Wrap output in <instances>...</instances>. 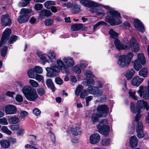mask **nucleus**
<instances>
[{"label":"nucleus","instance_id":"obj_1","mask_svg":"<svg viewBox=\"0 0 149 149\" xmlns=\"http://www.w3.org/2000/svg\"><path fill=\"white\" fill-rule=\"evenodd\" d=\"M103 7L108 10L107 12V16L105 19L106 22L111 26L118 25L121 23V15L120 13L108 6H104Z\"/></svg>","mask_w":149,"mask_h":149},{"label":"nucleus","instance_id":"obj_2","mask_svg":"<svg viewBox=\"0 0 149 149\" xmlns=\"http://www.w3.org/2000/svg\"><path fill=\"white\" fill-rule=\"evenodd\" d=\"M22 91L26 98L28 100L33 101L38 97L36 90L29 86H25L22 88Z\"/></svg>","mask_w":149,"mask_h":149},{"label":"nucleus","instance_id":"obj_3","mask_svg":"<svg viewBox=\"0 0 149 149\" xmlns=\"http://www.w3.org/2000/svg\"><path fill=\"white\" fill-rule=\"evenodd\" d=\"M80 3L83 5L87 7H96V8H94L93 12H96L98 15H104V13L103 11L100 7H98L99 4L97 3L91 1L86 0H81L80 1Z\"/></svg>","mask_w":149,"mask_h":149},{"label":"nucleus","instance_id":"obj_4","mask_svg":"<svg viewBox=\"0 0 149 149\" xmlns=\"http://www.w3.org/2000/svg\"><path fill=\"white\" fill-rule=\"evenodd\" d=\"M31 10L26 8H22L20 12L21 15L17 18V21L20 23H24L27 22L30 17L28 14L31 12Z\"/></svg>","mask_w":149,"mask_h":149},{"label":"nucleus","instance_id":"obj_5","mask_svg":"<svg viewBox=\"0 0 149 149\" xmlns=\"http://www.w3.org/2000/svg\"><path fill=\"white\" fill-rule=\"evenodd\" d=\"M50 66V67H47L46 68L47 72V76L50 77H56L57 73L60 72L59 68L57 65L54 64H52Z\"/></svg>","mask_w":149,"mask_h":149},{"label":"nucleus","instance_id":"obj_6","mask_svg":"<svg viewBox=\"0 0 149 149\" xmlns=\"http://www.w3.org/2000/svg\"><path fill=\"white\" fill-rule=\"evenodd\" d=\"M96 111L100 118H104L107 115L109 108L108 106L106 104L101 105L97 106Z\"/></svg>","mask_w":149,"mask_h":149},{"label":"nucleus","instance_id":"obj_7","mask_svg":"<svg viewBox=\"0 0 149 149\" xmlns=\"http://www.w3.org/2000/svg\"><path fill=\"white\" fill-rule=\"evenodd\" d=\"M129 41L127 39L125 38L124 40V44L125 45H123L120 41L118 39H116L114 41V44L116 48L118 50L125 49L127 50L130 49V47L127 45H128Z\"/></svg>","mask_w":149,"mask_h":149},{"label":"nucleus","instance_id":"obj_8","mask_svg":"<svg viewBox=\"0 0 149 149\" xmlns=\"http://www.w3.org/2000/svg\"><path fill=\"white\" fill-rule=\"evenodd\" d=\"M137 92L141 97H143L145 100L148 99L149 94V82H148V88L146 87H143L142 86H141Z\"/></svg>","mask_w":149,"mask_h":149},{"label":"nucleus","instance_id":"obj_9","mask_svg":"<svg viewBox=\"0 0 149 149\" xmlns=\"http://www.w3.org/2000/svg\"><path fill=\"white\" fill-rule=\"evenodd\" d=\"M11 33V30L8 28L6 29L4 31L0 42V47H1L7 42Z\"/></svg>","mask_w":149,"mask_h":149},{"label":"nucleus","instance_id":"obj_10","mask_svg":"<svg viewBox=\"0 0 149 149\" xmlns=\"http://www.w3.org/2000/svg\"><path fill=\"white\" fill-rule=\"evenodd\" d=\"M130 47V49L131 48L133 52H136L139 49V46L136 39L134 37H132L130 40V44L127 45Z\"/></svg>","mask_w":149,"mask_h":149},{"label":"nucleus","instance_id":"obj_11","mask_svg":"<svg viewBox=\"0 0 149 149\" xmlns=\"http://www.w3.org/2000/svg\"><path fill=\"white\" fill-rule=\"evenodd\" d=\"M117 63L120 68L127 67L130 63V61H128L126 59V55L120 56L118 58Z\"/></svg>","mask_w":149,"mask_h":149},{"label":"nucleus","instance_id":"obj_12","mask_svg":"<svg viewBox=\"0 0 149 149\" xmlns=\"http://www.w3.org/2000/svg\"><path fill=\"white\" fill-rule=\"evenodd\" d=\"M143 128V125L142 122H138L136 126V131L137 133V136L139 138H142L144 136Z\"/></svg>","mask_w":149,"mask_h":149},{"label":"nucleus","instance_id":"obj_13","mask_svg":"<svg viewBox=\"0 0 149 149\" xmlns=\"http://www.w3.org/2000/svg\"><path fill=\"white\" fill-rule=\"evenodd\" d=\"M143 108H146L147 111L149 109L147 103L145 101L143 100H139L137 103L136 110L137 112H141V109Z\"/></svg>","mask_w":149,"mask_h":149},{"label":"nucleus","instance_id":"obj_14","mask_svg":"<svg viewBox=\"0 0 149 149\" xmlns=\"http://www.w3.org/2000/svg\"><path fill=\"white\" fill-rule=\"evenodd\" d=\"M1 24L2 26H9L12 24L11 20L9 18L8 15L2 16L1 18Z\"/></svg>","mask_w":149,"mask_h":149},{"label":"nucleus","instance_id":"obj_15","mask_svg":"<svg viewBox=\"0 0 149 149\" xmlns=\"http://www.w3.org/2000/svg\"><path fill=\"white\" fill-rule=\"evenodd\" d=\"M135 27L139 31L143 32L145 31L144 27L142 23L138 19H135L134 21Z\"/></svg>","mask_w":149,"mask_h":149},{"label":"nucleus","instance_id":"obj_16","mask_svg":"<svg viewBox=\"0 0 149 149\" xmlns=\"http://www.w3.org/2000/svg\"><path fill=\"white\" fill-rule=\"evenodd\" d=\"M17 111L16 107L13 105H9L6 107L5 112L7 114H15Z\"/></svg>","mask_w":149,"mask_h":149},{"label":"nucleus","instance_id":"obj_17","mask_svg":"<svg viewBox=\"0 0 149 149\" xmlns=\"http://www.w3.org/2000/svg\"><path fill=\"white\" fill-rule=\"evenodd\" d=\"M100 139V136L98 134H93L90 136V142L91 144H95L99 141Z\"/></svg>","mask_w":149,"mask_h":149},{"label":"nucleus","instance_id":"obj_18","mask_svg":"<svg viewBox=\"0 0 149 149\" xmlns=\"http://www.w3.org/2000/svg\"><path fill=\"white\" fill-rule=\"evenodd\" d=\"M143 79L137 76L134 77L132 80V84L134 86H139L143 81Z\"/></svg>","mask_w":149,"mask_h":149},{"label":"nucleus","instance_id":"obj_19","mask_svg":"<svg viewBox=\"0 0 149 149\" xmlns=\"http://www.w3.org/2000/svg\"><path fill=\"white\" fill-rule=\"evenodd\" d=\"M52 15V13L49 10L43 9L41 11L39 14L40 18H43L44 17H48Z\"/></svg>","mask_w":149,"mask_h":149},{"label":"nucleus","instance_id":"obj_20","mask_svg":"<svg viewBox=\"0 0 149 149\" xmlns=\"http://www.w3.org/2000/svg\"><path fill=\"white\" fill-rule=\"evenodd\" d=\"M37 55L40 58L41 60L43 63V65L45 64L46 62H48V59L47 58V55L45 54H42L41 52H37L36 53Z\"/></svg>","mask_w":149,"mask_h":149},{"label":"nucleus","instance_id":"obj_21","mask_svg":"<svg viewBox=\"0 0 149 149\" xmlns=\"http://www.w3.org/2000/svg\"><path fill=\"white\" fill-rule=\"evenodd\" d=\"M138 144V139L136 136H131L130 139V146L131 148H134L136 147Z\"/></svg>","mask_w":149,"mask_h":149},{"label":"nucleus","instance_id":"obj_22","mask_svg":"<svg viewBox=\"0 0 149 149\" xmlns=\"http://www.w3.org/2000/svg\"><path fill=\"white\" fill-rule=\"evenodd\" d=\"M63 60L66 65L68 66L72 67L74 65V61L70 58H64L63 59Z\"/></svg>","mask_w":149,"mask_h":149},{"label":"nucleus","instance_id":"obj_23","mask_svg":"<svg viewBox=\"0 0 149 149\" xmlns=\"http://www.w3.org/2000/svg\"><path fill=\"white\" fill-rule=\"evenodd\" d=\"M46 84L47 87L52 90L53 92L55 91L56 89L54 83L50 79H48L46 80Z\"/></svg>","mask_w":149,"mask_h":149},{"label":"nucleus","instance_id":"obj_24","mask_svg":"<svg viewBox=\"0 0 149 149\" xmlns=\"http://www.w3.org/2000/svg\"><path fill=\"white\" fill-rule=\"evenodd\" d=\"M83 28V25L81 24L76 23L71 26V29L73 31H78Z\"/></svg>","mask_w":149,"mask_h":149},{"label":"nucleus","instance_id":"obj_25","mask_svg":"<svg viewBox=\"0 0 149 149\" xmlns=\"http://www.w3.org/2000/svg\"><path fill=\"white\" fill-rule=\"evenodd\" d=\"M98 130V131L99 133L102 134L104 135L105 136H107V134L110 131V128L108 126H101V129L102 130V132H100V128H97Z\"/></svg>","mask_w":149,"mask_h":149},{"label":"nucleus","instance_id":"obj_26","mask_svg":"<svg viewBox=\"0 0 149 149\" xmlns=\"http://www.w3.org/2000/svg\"><path fill=\"white\" fill-rule=\"evenodd\" d=\"M108 124V120L106 119H104L101 121V122L97 126V128H100V131L102 132V130L101 129V126H108L107 125Z\"/></svg>","mask_w":149,"mask_h":149},{"label":"nucleus","instance_id":"obj_27","mask_svg":"<svg viewBox=\"0 0 149 149\" xmlns=\"http://www.w3.org/2000/svg\"><path fill=\"white\" fill-rule=\"evenodd\" d=\"M134 73V70L132 69L128 70L125 74V76L127 79H130L132 78Z\"/></svg>","mask_w":149,"mask_h":149},{"label":"nucleus","instance_id":"obj_28","mask_svg":"<svg viewBox=\"0 0 149 149\" xmlns=\"http://www.w3.org/2000/svg\"><path fill=\"white\" fill-rule=\"evenodd\" d=\"M138 61L141 63V64L144 65L146 63V59L145 57L142 53H140L137 55Z\"/></svg>","mask_w":149,"mask_h":149},{"label":"nucleus","instance_id":"obj_29","mask_svg":"<svg viewBox=\"0 0 149 149\" xmlns=\"http://www.w3.org/2000/svg\"><path fill=\"white\" fill-rule=\"evenodd\" d=\"M8 121L10 124H16L19 122V118L16 116L13 117L9 118Z\"/></svg>","mask_w":149,"mask_h":149},{"label":"nucleus","instance_id":"obj_30","mask_svg":"<svg viewBox=\"0 0 149 149\" xmlns=\"http://www.w3.org/2000/svg\"><path fill=\"white\" fill-rule=\"evenodd\" d=\"M148 74L147 69L146 68H142L139 72V75L143 77H146Z\"/></svg>","mask_w":149,"mask_h":149},{"label":"nucleus","instance_id":"obj_31","mask_svg":"<svg viewBox=\"0 0 149 149\" xmlns=\"http://www.w3.org/2000/svg\"><path fill=\"white\" fill-rule=\"evenodd\" d=\"M71 132L72 134L75 135H80L81 132L80 129L77 127H72L71 128Z\"/></svg>","mask_w":149,"mask_h":149},{"label":"nucleus","instance_id":"obj_32","mask_svg":"<svg viewBox=\"0 0 149 149\" xmlns=\"http://www.w3.org/2000/svg\"><path fill=\"white\" fill-rule=\"evenodd\" d=\"M141 64L140 62L138 61L137 59H136L134 61V67L135 70L137 71H139L141 68Z\"/></svg>","mask_w":149,"mask_h":149},{"label":"nucleus","instance_id":"obj_33","mask_svg":"<svg viewBox=\"0 0 149 149\" xmlns=\"http://www.w3.org/2000/svg\"><path fill=\"white\" fill-rule=\"evenodd\" d=\"M72 11L73 14H76L79 12L80 11V6L76 4H74Z\"/></svg>","mask_w":149,"mask_h":149},{"label":"nucleus","instance_id":"obj_34","mask_svg":"<svg viewBox=\"0 0 149 149\" xmlns=\"http://www.w3.org/2000/svg\"><path fill=\"white\" fill-rule=\"evenodd\" d=\"M100 117L98 116V113H94L93 114L91 117V120L93 123L94 124L97 122L99 120V118Z\"/></svg>","mask_w":149,"mask_h":149},{"label":"nucleus","instance_id":"obj_35","mask_svg":"<svg viewBox=\"0 0 149 149\" xmlns=\"http://www.w3.org/2000/svg\"><path fill=\"white\" fill-rule=\"evenodd\" d=\"M0 144L1 146L4 148H8L10 145L9 141L6 140L1 141Z\"/></svg>","mask_w":149,"mask_h":149},{"label":"nucleus","instance_id":"obj_36","mask_svg":"<svg viewBox=\"0 0 149 149\" xmlns=\"http://www.w3.org/2000/svg\"><path fill=\"white\" fill-rule=\"evenodd\" d=\"M48 55L49 58H50L52 62L55 61L56 60V58L55 53L53 52L50 51L48 54Z\"/></svg>","mask_w":149,"mask_h":149},{"label":"nucleus","instance_id":"obj_37","mask_svg":"<svg viewBox=\"0 0 149 149\" xmlns=\"http://www.w3.org/2000/svg\"><path fill=\"white\" fill-rule=\"evenodd\" d=\"M109 34L110 35L111 37L114 39H116L118 35V33L114 31L113 29H111L109 32Z\"/></svg>","mask_w":149,"mask_h":149},{"label":"nucleus","instance_id":"obj_38","mask_svg":"<svg viewBox=\"0 0 149 149\" xmlns=\"http://www.w3.org/2000/svg\"><path fill=\"white\" fill-rule=\"evenodd\" d=\"M96 88H97V87L90 86H89L87 88V91L89 94H93L95 93Z\"/></svg>","mask_w":149,"mask_h":149},{"label":"nucleus","instance_id":"obj_39","mask_svg":"<svg viewBox=\"0 0 149 149\" xmlns=\"http://www.w3.org/2000/svg\"><path fill=\"white\" fill-rule=\"evenodd\" d=\"M35 71L33 69L31 68L27 72V74L28 77L34 79Z\"/></svg>","mask_w":149,"mask_h":149},{"label":"nucleus","instance_id":"obj_40","mask_svg":"<svg viewBox=\"0 0 149 149\" xmlns=\"http://www.w3.org/2000/svg\"><path fill=\"white\" fill-rule=\"evenodd\" d=\"M85 82L86 84V85L87 86H90L91 85H93L95 84L94 80L92 78H90L89 79H86Z\"/></svg>","mask_w":149,"mask_h":149},{"label":"nucleus","instance_id":"obj_41","mask_svg":"<svg viewBox=\"0 0 149 149\" xmlns=\"http://www.w3.org/2000/svg\"><path fill=\"white\" fill-rule=\"evenodd\" d=\"M83 88V86L81 85H78L75 91V94L77 96L79 95L80 92L82 90Z\"/></svg>","mask_w":149,"mask_h":149},{"label":"nucleus","instance_id":"obj_42","mask_svg":"<svg viewBox=\"0 0 149 149\" xmlns=\"http://www.w3.org/2000/svg\"><path fill=\"white\" fill-rule=\"evenodd\" d=\"M1 130L3 132L8 135H10L12 133L11 131L5 126H3L1 128Z\"/></svg>","mask_w":149,"mask_h":149},{"label":"nucleus","instance_id":"obj_43","mask_svg":"<svg viewBox=\"0 0 149 149\" xmlns=\"http://www.w3.org/2000/svg\"><path fill=\"white\" fill-rule=\"evenodd\" d=\"M17 36L15 35H12L10 37L8 43L10 44H13L17 40Z\"/></svg>","mask_w":149,"mask_h":149},{"label":"nucleus","instance_id":"obj_44","mask_svg":"<svg viewBox=\"0 0 149 149\" xmlns=\"http://www.w3.org/2000/svg\"><path fill=\"white\" fill-rule=\"evenodd\" d=\"M29 82L30 84L33 87L36 88L38 86V82L33 80L30 79Z\"/></svg>","mask_w":149,"mask_h":149},{"label":"nucleus","instance_id":"obj_45","mask_svg":"<svg viewBox=\"0 0 149 149\" xmlns=\"http://www.w3.org/2000/svg\"><path fill=\"white\" fill-rule=\"evenodd\" d=\"M56 62L57 64L61 70H63L65 69V66L61 60L58 59L57 60Z\"/></svg>","mask_w":149,"mask_h":149},{"label":"nucleus","instance_id":"obj_46","mask_svg":"<svg viewBox=\"0 0 149 149\" xmlns=\"http://www.w3.org/2000/svg\"><path fill=\"white\" fill-rule=\"evenodd\" d=\"M37 92L40 95H42L46 93V90L43 88H39L37 89Z\"/></svg>","mask_w":149,"mask_h":149},{"label":"nucleus","instance_id":"obj_47","mask_svg":"<svg viewBox=\"0 0 149 149\" xmlns=\"http://www.w3.org/2000/svg\"><path fill=\"white\" fill-rule=\"evenodd\" d=\"M35 79L39 81H41L43 83L44 81V77L43 76L38 74H36L35 76Z\"/></svg>","mask_w":149,"mask_h":149},{"label":"nucleus","instance_id":"obj_48","mask_svg":"<svg viewBox=\"0 0 149 149\" xmlns=\"http://www.w3.org/2000/svg\"><path fill=\"white\" fill-rule=\"evenodd\" d=\"M33 69L35 71V72L36 73L41 74L43 72L42 68L40 66H35Z\"/></svg>","mask_w":149,"mask_h":149},{"label":"nucleus","instance_id":"obj_49","mask_svg":"<svg viewBox=\"0 0 149 149\" xmlns=\"http://www.w3.org/2000/svg\"><path fill=\"white\" fill-rule=\"evenodd\" d=\"M8 47L6 46H4L3 47L1 51V54L3 57H4L7 52Z\"/></svg>","mask_w":149,"mask_h":149},{"label":"nucleus","instance_id":"obj_50","mask_svg":"<svg viewBox=\"0 0 149 149\" xmlns=\"http://www.w3.org/2000/svg\"><path fill=\"white\" fill-rule=\"evenodd\" d=\"M89 94V92L86 90H83L80 93V97L82 98H84Z\"/></svg>","mask_w":149,"mask_h":149},{"label":"nucleus","instance_id":"obj_51","mask_svg":"<svg viewBox=\"0 0 149 149\" xmlns=\"http://www.w3.org/2000/svg\"><path fill=\"white\" fill-rule=\"evenodd\" d=\"M54 22L53 20L51 19H47L45 21V23L46 25L50 26L52 25Z\"/></svg>","mask_w":149,"mask_h":149},{"label":"nucleus","instance_id":"obj_52","mask_svg":"<svg viewBox=\"0 0 149 149\" xmlns=\"http://www.w3.org/2000/svg\"><path fill=\"white\" fill-rule=\"evenodd\" d=\"M110 142V140L109 139H104L102 142V144L104 146H107L109 145Z\"/></svg>","mask_w":149,"mask_h":149},{"label":"nucleus","instance_id":"obj_53","mask_svg":"<svg viewBox=\"0 0 149 149\" xmlns=\"http://www.w3.org/2000/svg\"><path fill=\"white\" fill-rule=\"evenodd\" d=\"M129 94L130 96L132 97L134 100H137V97L135 95V91H133L130 90L129 92Z\"/></svg>","mask_w":149,"mask_h":149},{"label":"nucleus","instance_id":"obj_54","mask_svg":"<svg viewBox=\"0 0 149 149\" xmlns=\"http://www.w3.org/2000/svg\"><path fill=\"white\" fill-rule=\"evenodd\" d=\"M0 124L3 125H8V123L7 120L6 118H0Z\"/></svg>","mask_w":149,"mask_h":149},{"label":"nucleus","instance_id":"obj_55","mask_svg":"<svg viewBox=\"0 0 149 149\" xmlns=\"http://www.w3.org/2000/svg\"><path fill=\"white\" fill-rule=\"evenodd\" d=\"M95 93L93 94V95H95L96 96H100L102 95V91L100 90L98 88H96Z\"/></svg>","mask_w":149,"mask_h":149},{"label":"nucleus","instance_id":"obj_56","mask_svg":"<svg viewBox=\"0 0 149 149\" xmlns=\"http://www.w3.org/2000/svg\"><path fill=\"white\" fill-rule=\"evenodd\" d=\"M106 24L107 23L104 22L102 21H100L97 22L93 26V27L94 29H95L97 27L100 25H106Z\"/></svg>","mask_w":149,"mask_h":149},{"label":"nucleus","instance_id":"obj_57","mask_svg":"<svg viewBox=\"0 0 149 149\" xmlns=\"http://www.w3.org/2000/svg\"><path fill=\"white\" fill-rule=\"evenodd\" d=\"M28 115V113L25 111H21L20 113V115L21 117L22 118H25Z\"/></svg>","mask_w":149,"mask_h":149},{"label":"nucleus","instance_id":"obj_58","mask_svg":"<svg viewBox=\"0 0 149 149\" xmlns=\"http://www.w3.org/2000/svg\"><path fill=\"white\" fill-rule=\"evenodd\" d=\"M133 56V54L132 52H131L129 53L126 56V59L128 61H130V63L132 59V58Z\"/></svg>","mask_w":149,"mask_h":149},{"label":"nucleus","instance_id":"obj_59","mask_svg":"<svg viewBox=\"0 0 149 149\" xmlns=\"http://www.w3.org/2000/svg\"><path fill=\"white\" fill-rule=\"evenodd\" d=\"M34 7L36 10H40L42 9L43 6L40 3H36Z\"/></svg>","mask_w":149,"mask_h":149},{"label":"nucleus","instance_id":"obj_60","mask_svg":"<svg viewBox=\"0 0 149 149\" xmlns=\"http://www.w3.org/2000/svg\"><path fill=\"white\" fill-rule=\"evenodd\" d=\"M73 70L76 73L79 74L81 72V69L80 68L77 66H75L73 68Z\"/></svg>","mask_w":149,"mask_h":149},{"label":"nucleus","instance_id":"obj_61","mask_svg":"<svg viewBox=\"0 0 149 149\" xmlns=\"http://www.w3.org/2000/svg\"><path fill=\"white\" fill-rule=\"evenodd\" d=\"M86 76L87 78H94V76L90 71H87L86 73Z\"/></svg>","mask_w":149,"mask_h":149},{"label":"nucleus","instance_id":"obj_62","mask_svg":"<svg viewBox=\"0 0 149 149\" xmlns=\"http://www.w3.org/2000/svg\"><path fill=\"white\" fill-rule=\"evenodd\" d=\"M16 101L18 102H21L23 101V97L20 95L18 94L16 95L15 97Z\"/></svg>","mask_w":149,"mask_h":149},{"label":"nucleus","instance_id":"obj_63","mask_svg":"<svg viewBox=\"0 0 149 149\" xmlns=\"http://www.w3.org/2000/svg\"><path fill=\"white\" fill-rule=\"evenodd\" d=\"M55 82L56 84L59 85H61L63 84V81L61 78L57 77L55 79Z\"/></svg>","mask_w":149,"mask_h":149},{"label":"nucleus","instance_id":"obj_64","mask_svg":"<svg viewBox=\"0 0 149 149\" xmlns=\"http://www.w3.org/2000/svg\"><path fill=\"white\" fill-rule=\"evenodd\" d=\"M33 113L37 116H38L40 115L41 113V111L37 108L34 109L33 111Z\"/></svg>","mask_w":149,"mask_h":149}]
</instances>
